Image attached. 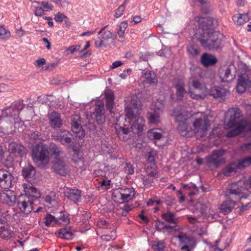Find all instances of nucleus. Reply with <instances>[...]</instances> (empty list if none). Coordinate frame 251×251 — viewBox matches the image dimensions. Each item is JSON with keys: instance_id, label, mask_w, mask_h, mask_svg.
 I'll use <instances>...</instances> for the list:
<instances>
[{"instance_id": "f8f14e48", "label": "nucleus", "mask_w": 251, "mask_h": 251, "mask_svg": "<svg viewBox=\"0 0 251 251\" xmlns=\"http://www.w3.org/2000/svg\"><path fill=\"white\" fill-rule=\"evenodd\" d=\"M236 75V69L232 64L223 67L219 73L220 78L222 82H231L235 79Z\"/></svg>"}, {"instance_id": "37998d69", "label": "nucleus", "mask_w": 251, "mask_h": 251, "mask_svg": "<svg viewBox=\"0 0 251 251\" xmlns=\"http://www.w3.org/2000/svg\"><path fill=\"white\" fill-rule=\"evenodd\" d=\"M38 100L42 103L47 104L49 108H51V104L54 101V97L52 95H46L38 97Z\"/></svg>"}, {"instance_id": "f3484780", "label": "nucleus", "mask_w": 251, "mask_h": 251, "mask_svg": "<svg viewBox=\"0 0 251 251\" xmlns=\"http://www.w3.org/2000/svg\"><path fill=\"white\" fill-rule=\"evenodd\" d=\"M13 176L4 169L0 170V186L4 189H9L12 185Z\"/></svg>"}, {"instance_id": "13d9d810", "label": "nucleus", "mask_w": 251, "mask_h": 251, "mask_svg": "<svg viewBox=\"0 0 251 251\" xmlns=\"http://www.w3.org/2000/svg\"><path fill=\"white\" fill-rule=\"evenodd\" d=\"M152 249L156 251H162L164 248V243L160 241H154L152 245Z\"/></svg>"}, {"instance_id": "cd10ccee", "label": "nucleus", "mask_w": 251, "mask_h": 251, "mask_svg": "<svg viewBox=\"0 0 251 251\" xmlns=\"http://www.w3.org/2000/svg\"><path fill=\"white\" fill-rule=\"evenodd\" d=\"M201 61L204 67H208L214 65L217 62V59L211 54L204 53L202 55Z\"/></svg>"}, {"instance_id": "8fccbe9b", "label": "nucleus", "mask_w": 251, "mask_h": 251, "mask_svg": "<svg viewBox=\"0 0 251 251\" xmlns=\"http://www.w3.org/2000/svg\"><path fill=\"white\" fill-rule=\"evenodd\" d=\"M50 150L51 154L56 158L60 156V153L62 152L61 150L54 143L50 144Z\"/></svg>"}, {"instance_id": "6e6d98bb", "label": "nucleus", "mask_w": 251, "mask_h": 251, "mask_svg": "<svg viewBox=\"0 0 251 251\" xmlns=\"http://www.w3.org/2000/svg\"><path fill=\"white\" fill-rule=\"evenodd\" d=\"M156 153L154 151H151L148 153L147 161V163H150L151 167L154 166V159Z\"/></svg>"}, {"instance_id": "c756f323", "label": "nucleus", "mask_w": 251, "mask_h": 251, "mask_svg": "<svg viewBox=\"0 0 251 251\" xmlns=\"http://www.w3.org/2000/svg\"><path fill=\"white\" fill-rule=\"evenodd\" d=\"M75 117L78 119L79 118L77 115L73 117L72 122V129L73 132L75 134L76 137L79 139H82L84 137L85 132L80 124L77 121H75Z\"/></svg>"}, {"instance_id": "bf43d9fd", "label": "nucleus", "mask_w": 251, "mask_h": 251, "mask_svg": "<svg viewBox=\"0 0 251 251\" xmlns=\"http://www.w3.org/2000/svg\"><path fill=\"white\" fill-rule=\"evenodd\" d=\"M57 225H66L69 223L70 220L66 215L63 214L59 218L57 219Z\"/></svg>"}, {"instance_id": "f704fd0d", "label": "nucleus", "mask_w": 251, "mask_h": 251, "mask_svg": "<svg viewBox=\"0 0 251 251\" xmlns=\"http://www.w3.org/2000/svg\"><path fill=\"white\" fill-rule=\"evenodd\" d=\"M105 98L106 99V106L107 109L112 112V109L114 105V95L111 90H107L105 92Z\"/></svg>"}, {"instance_id": "e433bc0d", "label": "nucleus", "mask_w": 251, "mask_h": 251, "mask_svg": "<svg viewBox=\"0 0 251 251\" xmlns=\"http://www.w3.org/2000/svg\"><path fill=\"white\" fill-rule=\"evenodd\" d=\"M238 171L239 169L236 165V162H233L224 168L222 172L224 176H229L232 174L238 172Z\"/></svg>"}, {"instance_id": "58836bf2", "label": "nucleus", "mask_w": 251, "mask_h": 251, "mask_svg": "<svg viewBox=\"0 0 251 251\" xmlns=\"http://www.w3.org/2000/svg\"><path fill=\"white\" fill-rule=\"evenodd\" d=\"M145 79V82L146 83L152 85H156L158 80L156 75L151 71H146L144 74Z\"/></svg>"}, {"instance_id": "aec40b11", "label": "nucleus", "mask_w": 251, "mask_h": 251, "mask_svg": "<svg viewBox=\"0 0 251 251\" xmlns=\"http://www.w3.org/2000/svg\"><path fill=\"white\" fill-rule=\"evenodd\" d=\"M6 189L0 193V200L2 203L12 206L16 201L15 194L14 191Z\"/></svg>"}, {"instance_id": "4be33fe9", "label": "nucleus", "mask_w": 251, "mask_h": 251, "mask_svg": "<svg viewBox=\"0 0 251 251\" xmlns=\"http://www.w3.org/2000/svg\"><path fill=\"white\" fill-rule=\"evenodd\" d=\"M64 196L74 203H77L80 200L81 191L78 189L67 188L64 191Z\"/></svg>"}, {"instance_id": "09e8293b", "label": "nucleus", "mask_w": 251, "mask_h": 251, "mask_svg": "<svg viewBox=\"0 0 251 251\" xmlns=\"http://www.w3.org/2000/svg\"><path fill=\"white\" fill-rule=\"evenodd\" d=\"M117 234L116 231L113 230L111 231L110 234L101 235L100 239L103 241L109 242L115 240Z\"/></svg>"}, {"instance_id": "423d86ee", "label": "nucleus", "mask_w": 251, "mask_h": 251, "mask_svg": "<svg viewBox=\"0 0 251 251\" xmlns=\"http://www.w3.org/2000/svg\"><path fill=\"white\" fill-rule=\"evenodd\" d=\"M125 122L130 126V130L134 133L140 135L144 130L145 121L143 117L135 114L132 108L126 106L125 107Z\"/></svg>"}, {"instance_id": "338daca9", "label": "nucleus", "mask_w": 251, "mask_h": 251, "mask_svg": "<svg viewBox=\"0 0 251 251\" xmlns=\"http://www.w3.org/2000/svg\"><path fill=\"white\" fill-rule=\"evenodd\" d=\"M73 150L74 152V158L80 159L82 157V152L80 151V149L78 148L73 147Z\"/></svg>"}, {"instance_id": "412c9836", "label": "nucleus", "mask_w": 251, "mask_h": 251, "mask_svg": "<svg viewBox=\"0 0 251 251\" xmlns=\"http://www.w3.org/2000/svg\"><path fill=\"white\" fill-rule=\"evenodd\" d=\"M53 137L59 141L63 145L68 144L72 142V134L67 130H61L54 132Z\"/></svg>"}, {"instance_id": "f03ea898", "label": "nucleus", "mask_w": 251, "mask_h": 251, "mask_svg": "<svg viewBox=\"0 0 251 251\" xmlns=\"http://www.w3.org/2000/svg\"><path fill=\"white\" fill-rule=\"evenodd\" d=\"M226 116H229V120L224 124L226 129H229L234 128L228 133L226 136L227 138H231L240 134L243 131L248 129L251 131V125L246 120H241L238 124L237 120L242 116L241 111L238 108H230L227 111Z\"/></svg>"}, {"instance_id": "bb28decb", "label": "nucleus", "mask_w": 251, "mask_h": 251, "mask_svg": "<svg viewBox=\"0 0 251 251\" xmlns=\"http://www.w3.org/2000/svg\"><path fill=\"white\" fill-rule=\"evenodd\" d=\"M229 93L226 89L218 86H214L211 88L209 94L214 98L223 100L225 96Z\"/></svg>"}, {"instance_id": "7ed1b4c3", "label": "nucleus", "mask_w": 251, "mask_h": 251, "mask_svg": "<svg viewBox=\"0 0 251 251\" xmlns=\"http://www.w3.org/2000/svg\"><path fill=\"white\" fill-rule=\"evenodd\" d=\"M173 114L176 118V122L178 124L177 129L179 134L186 137L192 136V129L189 126L188 122L190 114L182 109V106L179 105L173 110Z\"/></svg>"}, {"instance_id": "ddd939ff", "label": "nucleus", "mask_w": 251, "mask_h": 251, "mask_svg": "<svg viewBox=\"0 0 251 251\" xmlns=\"http://www.w3.org/2000/svg\"><path fill=\"white\" fill-rule=\"evenodd\" d=\"M200 28L203 33L205 32H213V29L218 25L217 21L211 17H201L199 19Z\"/></svg>"}, {"instance_id": "2f4dec72", "label": "nucleus", "mask_w": 251, "mask_h": 251, "mask_svg": "<svg viewBox=\"0 0 251 251\" xmlns=\"http://www.w3.org/2000/svg\"><path fill=\"white\" fill-rule=\"evenodd\" d=\"M196 207L200 210L201 214L205 217H207L208 220L210 222H213V220L216 219L218 217V215L216 214H207L206 212L207 208H208L207 204L198 202L196 204Z\"/></svg>"}, {"instance_id": "ea45409f", "label": "nucleus", "mask_w": 251, "mask_h": 251, "mask_svg": "<svg viewBox=\"0 0 251 251\" xmlns=\"http://www.w3.org/2000/svg\"><path fill=\"white\" fill-rule=\"evenodd\" d=\"M236 162L239 170L243 169L251 165V156L239 159Z\"/></svg>"}, {"instance_id": "e2e57ef3", "label": "nucleus", "mask_w": 251, "mask_h": 251, "mask_svg": "<svg viewBox=\"0 0 251 251\" xmlns=\"http://www.w3.org/2000/svg\"><path fill=\"white\" fill-rule=\"evenodd\" d=\"M124 170L126 173L128 175H133L134 173V170L130 163H126L124 166Z\"/></svg>"}, {"instance_id": "864d4df0", "label": "nucleus", "mask_w": 251, "mask_h": 251, "mask_svg": "<svg viewBox=\"0 0 251 251\" xmlns=\"http://www.w3.org/2000/svg\"><path fill=\"white\" fill-rule=\"evenodd\" d=\"M153 111L162 112L164 108V103L163 100H157L153 102Z\"/></svg>"}, {"instance_id": "5701e85b", "label": "nucleus", "mask_w": 251, "mask_h": 251, "mask_svg": "<svg viewBox=\"0 0 251 251\" xmlns=\"http://www.w3.org/2000/svg\"><path fill=\"white\" fill-rule=\"evenodd\" d=\"M53 169L55 172L62 176H65L69 173L68 166L62 159H58L54 162Z\"/></svg>"}, {"instance_id": "7c9ffc66", "label": "nucleus", "mask_w": 251, "mask_h": 251, "mask_svg": "<svg viewBox=\"0 0 251 251\" xmlns=\"http://www.w3.org/2000/svg\"><path fill=\"white\" fill-rule=\"evenodd\" d=\"M158 174L156 172L152 171L147 176H144L142 178V182L144 188H149L154 185L153 178H158Z\"/></svg>"}, {"instance_id": "680f3d73", "label": "nucleus", "mask_w": 251, "mask_h": 251, "mask_svg": "<svg viewBox=\"0 0 251 251\" xmlns=\"http://www.w3.org/2000/svg\"><path fill=\"white\" fill-rule=\"evenodd\" d=\"M55 200V194L53 192H51L50 194L47 195L45 198V201L49 204H51Z\"/></svg>"}, {"instance_id": "a211bd4d", "label": "nucleus", "mask_w": 251, "mask_h": 251, "mask_svg": "<svg viewBox=\"0 0 251 251\" xmlns=\"http://www.w3.org/2000/svg\"><path fill=\"white\" fill-rule=\"evenodd\" d=\"M251 81L249 80V77L246 74L239 75V77L236 85V91L238 93L242 94L250 87Z\"/></svg>"}, {"instance_id": "2eb2a0df", "label": "nucleus", "mask_w": 251, "mask_h": 251, "mask_svg": "<svg viewBox=\"0 0 251 251\" xmlns=\"http://www.w3.org/2000/svg\"><path fill=\"white\" fill-rule=\"evenodd\" d=\"M24 188L25 194L23 195L26 196L29 199L38 204L39 203V199L41 197L39 191L29 184L25 183Z\"/></svg>"}, {"instance_id": "9b49d317", "label": "nucleus", "mask_w": 251, "mask_h": 251, "mask_svg": "<svg viewBox=\"0 0 251 251\" xmlns=\"http://www.w3.org/2000/svg\"><path fill=\"white\" fill-rule=\"evenodd\" d=\"M37 205V203L23 195L19 196L17 199V206L18 209L25 214L31 213L34 209V206Z\"/></svg>"}, {"instance_id": "052dcab7", "label": "nucleus", "mask_w": 251, "mask_h": 251, "mask_svg": "<svg viewBox=\"0 0 251 251\" xmlns=\"http://www.w3.org/2000/svg\"><path fill=\"white\" fill-rule=\"evenodd\" d=\"M13 132H14V130L12 128L11 124H10V127L6 126H1L0 127V133H2L4 135H7L12 133Z\"/></svg>"}, {"instance_id": "72a5a7b5", "label": "nucleus", "mask_w": 251, "mask_h": 251, "mask_svg": "<svg viewBox=\"0 0 251 251\" xmlns=\"http://www.w3.org/2000/svg\"><path fill=\"white\" fill-rule=\"evenodd\" d=\"M55 234L58 237L65 240H71L73 238V234L70 227L61 228L55 232Z\"/></svg>"}, {"instance_id": "0eeeda50", "label": "nucleus", "mask_w": 251, "mask_h": 251, "mask_svg": "<svg viewBox=\"0 0 251 251\" xmlns=\"http://www.w3.org/2000/svg\"><path fill=\"white\" fill-rule=\"evenodd\" d=\"M24 104L23 101L19 100L12 102L9 107L4 108L2 111V116L4 118L9 117L14 122L15 128H22L24 126V122L19 119L20 112L23 109Z\"/></svg>"}, {"instance_id": "a878e982", "label": "nucleus", "mask_w": 251, "mask_h": 251, "mask_svg": "<svg viewBox=\"0 0 251 251\" xmlns=\"http://www.w3.org/2000/svg\"><path fill=\"white\" fill-rule=\"evenodd\" d=\"M251 19V14L249 12L246 13H237L232 16V20L234 24L238 26H241L248 23Z\"/></svg>"}, {"instance_id": "a19ab883", "label": "nucleus", "mask_w": 251, "mask_h": 251, "mask_svg": "<svg viewBox=\"0 0 251 251\" xmlns=\"http://www.w3.org/2000/svg\"><path fill=\"white\" fill-rule=\"evenodd\" d=\"M22 174L25 178H31L35 175V170L33 166L29 165L23 169Z\"/></svg>"}, {"instance_id": "6ab92c4d", "label": "nucleus", "mask_w": 251, "mask_h": 251, "mask_svg": "<svg viewBox=\"0 0 251 251\" xmlns=\"http://www.w3.org/2000/svg\"><path fill=\"white\" fill-rule=\"evenodd\" d=\"M224 153V151L222 149L214 150L212 154L207 157V162L209 164L218 166L225 161L224 158L222 157Z\"/></svg>"}, {"instance_id": "20e7f679", "label": "nucleus", "mask_w": 251, "mask_h": 251, "mask_svg": "<svg viewBox=\"0 0 251 251\" xmlns=\"http://www.w3.org/2000/svg\"><path fill=\"white\" fill-rule=\"evenodd\" d=\"M223 37V34L218 32H205L198 39L205 49L216 50L221 48Z\"/></svg>"}, {"instance_id": "6e6552de", "label": "nucleus", "mask_w": 251, "mask_h": 251, "mask_svg": "<svg viewBox=\"0 0 251 251\" xmlns=\"http://www.w3.org/2000/svg\"><path fill=\"white\" fill-rule=\"evenodd\" d=\"M189 94L190 97L195 100H202L208 94V91L205 85L202 83L196 78L191 77L188 82Z\"/></svg>"}, {"instance_id": "c9c22d12", "label": "nucleus", "mask_w": 251, "mask_h": 251, "mask_svg": "<svg viewBox=\"0 0 251 251\" xmlns=\"http://www.w3.org/2000/svg\"><path fill=\"white\" fill-rule=\"evenodd\" d=\"M147 136L151 140H160L163 137V131L160 128L150 129L147 132Z\"/></svg>"}, {"instance_id": "1a4fd4ad", "label": "nucleus", "mask_w": 251, "mask_h": 251, "mask_svg": "<svg viewBox=\"0 0 251 251\" xmlns=\"http://www.w3.org/2000/svg\"><path fill=\"white\" fill-rule=\"evenodd\" d=\"M210 123L207 117L201 115L193 122V135H195L198 139L201 138L206 135Z\"/></svg>"}, {"instance_id": "79ce46f5", "label": "nucleus", "mask_w": 251, "mask_h": 251, "mask_svg": "<svg viewBox=\"0 0 251 251\" xmlns=\"http://www.w3.org/2000/svg\"><path fill=\"white\" fill-rule=\"evenodd\" d=\"M45 225L47 226L57 225V218L50 214H47L45 217Z\"/></svg>"}, {"instance_id": "4468645a", "label": "nucleus", "mask_w": 251, "mask_h": 251, "mask_svg": "<svg viewBox=\"0 0 251 251\" xmlns=\"http://www.w3.org/2000/svg\"><path fill=\"white\" fill-rule=\"evenodd\" d=\"M8 148L9 152L16 157L22 158L26 155V148L20 143L12 142L9 144Z\"/></svg>"}, {"instance_id": "0e129e2a", "label": "nucleus", "mask_w": 251, "mask_h": 251, "mask_svg": "<svg viewBox=\"0 0 251 251\" xmlns=\"http://www.w3.org/2000/svg\"><path fill=\"white\" fill-rule=\"evenodd\" d=\"M130 103L131 105L134 108L137 109V110H139V109H141V101L138 100L137 98L132 99Z\"/></svg>"}, {"instance_id": "9d476101", "label": "nucleus", "mask_w": 251, "mask_h": 251, "mask_svg": "<svg viewBox=\"0 0 251 251\" xmlns=\"http://www.w3.org/2000/svg\"><path fill=\"white\" fill-rule=\"evenodd\" d=\"M135 194V190L133 187L118 188L113 190L112 198L115 202L123 203L132 200Z\"/></svg>"}, {"instance_id": "5fc2aeb1", "label": "nucleus", "mask_w": 251, "mask_h": 251, "mask_svg": "<svg viewBox=\"0 0 251 251\" xmlns=\"http://www.w3.org/2000/svg\"><path fill=\"white\" fill-rule=\"evenodd\" d=\"M29 137L31 140H44L43 137L40 132L38 131H31L30 133H28Z\"/></svg>"}, {"instance_id": "69168bd1", "label": "nucleus", "mask_w": 251, "mask_h": 251, "mask_svg": "<svg viewBox=\"0 0 251 251\" xmlns=\"http://www.w3.org/2000/svg\"><path fill=\"white\" fill-rule=\"evenodd\" d=\"M37 3L43 6V9L45 11H49L50 10H52V5L50 3H49L48 2L43 1L38 2Z\"/></svg>"}, {"instance_id": "f257e3e1", "label": "nucleus", "mask_w": 251, "mask_h": 251, "mask_svg": "<svg viewBox=\"0 0 251 251\" xmlns=\"http://www.w3.org/2000/svg\"><path fill=\"white\" fill-rule=\"evenodd\" d=\"M251 189V176L249 178L243 177L241 180L233 182L229 185L227 195V200L224 202L221 206V211L227 214L231 211L236 203L240 201L241 209L245 211L251 207V202L244 203V200L250 197Z\"/></svg>"}, {"instance_id": "4d7b16f0", "label": "nucleus", "mask_w": 251, "mask_h": 251, "mask_svg": "<svg viewBox=\"0 0 251 251\" xmlns=\"http://www.w3.org/2000/svg\"><path fill=\"white\" fill-rule=\"evenodd\" d=\"M102 151L106 153L111 154L113 152V148L108 143L104 142L101 145Z\"/></svg>"}, {"instance_id": "b1692460", "label": "nucleus", "mask_w": 251, "mask_h": 251, "mask_svg": "<svg viewBox=\"0 0 251 251\" xmlns=\"http://www.w3.org/2000/svg\"><path fill=\"white\" fill-rule=\"evenodd\" d=\"M129 126L128 124L125 122L123 126H120L117 124L115 125L116 132L121 140L125 141L127 139L128 134L131 130L130 127L129 128Z\"/></svg>"}, {"instance_id": "473e14b6", "label": "nucleus", "mask_w": 251, "mask_h": 251, "mask_svg": "<svg viewBox=\"0 0 251 251\" xmlns=\"http://www.w3.org/2000/svg\"><path fill=\"white\" fill-rule=\"evenodd\" d=\"M177 238L180 244L182 245L181 247V250L187 249L188 251H189V246L194 242L193 239L184 233L178 235Z\"/></svg>"}, {"instance_id": "dca6fc26", "label": "nucleus", "mask_w": 251, "mask_h": 251, "mask_svg": "<svg viewBox=\"0 0 251 251\" xmlns=\"http://www.w3.org/2000/svg\"><path fill=\"white\" fill-rule=\"evenodd\" d=\"M105 110L104 104L102 102H97L94 112L91 114V117L95 119L99 124H101L105 122Z\"/></svg>"}, {"instance_id": "4c0bfd02", "label": "nucleus", "mask_w": 251, "mask_h": 251, "mask_svg": "<svg viewBox=\"0 0 251 251\" xmlns=\"http://www.w3.org/2000/svg\"><path fill=\"white\" fill-rule=\"evenodd\" d=\"M160 113L157 111L149 112L148 120L149 124L157 125L160 122Z\"/></svg>"}, {"instance_id": "a18cd8bd", "label": "nucleus", "mask_w": 251, "mask_h": 251, "mask_svg": "<svg viewBox=\"0 0 251 251\" xmlns=\"http://www.w3.org/2000/svg\"><path fill=\"white\" fill-rule=\"evenodd\" d=\"M11 37V32L3 25H0V39L8 40Z\"/></svg>"}, {"instance_id": "774afa93", "label": "nucleus", "mask_w": 251, "mask_h": 251, "mask_svg": "<svg viewBox=\"0 0 251 251\" xmlns=\"http://www.w3.org/2000/svg\"><path fill=\"white\" fill-rule=\"evenodd\" d=\"M125 2H124L123 4L121 5L118 8V9L116 10V13L115 14V17L116 18H118L120 17L123 15V12L125 10Z\"/></svg>"}, {"instance_id": "c85d7f7f", "label": "nucleus", "mask_w": 251, "mask_h": 251, "mask_svg": "<svg viewBox=\"0 0 251 251\" xmlns=\"http://www.w3.org/2000/svg\"><path fill=\"white\" fill-rule=\"evenodd\" d=\"M174 86L176 89V98L178 100H182L184 94L186 93L185 89L184 82L182 80L175 81Z\"/></svg>"}, {"instance_id": "3c124183", "label": "nucleus", "mask_w": 251, "mask_h": 251, "mask_svg": "<svg viewBox=\"0 0 251 251\" xmlns=\"http://www.w3.org/2000/svg\"><path fill=\"white\" fill-rule=\"evenodd\" d=\"M239 70L240 71L239 75L241 74H246L248 76L251 72V69L250 66H247L243 63H240L238 65Z\"/></svg>"}, {"instance_id": "49530a36", "label": "nucleus", "mask_w": 251, "mask_h": 251, "mask_svg": "<svg viewBox=\"0 0 251 251\" xmlns=\"http://www.w3.org/2000/svg\"><path fill=\"white\" fill-rule=\"evenodd\" d=\"M127 27V22L126 21H123L119 25V29L117 34L120 38H124L125 31Z\"/></svg>"}, {"instance_id": "39448f33", "label": "nucleus", "mask_w": 251, "mask_h": 251, "mask_svg": "<svg viewBox=\"0 0 251 251\" xmlns=\"http://www.w3.org/2000/svg\"><path fill=\"white\" fill-rule=\"evenodd\" d=\"M32 158L37 166L45 168L50 162V152L48 146L42 143L35 145L32 150Z\"/></svg>"}, {"instance_id": "c03bdc74", "label": "nucleus", "mask_w": 251, "mask_h": 251, "mask_svg": "<svg viewBox=\"0 0 251 251\" xmlns=\"http://www.w3.org/2000/svg\"><path fill=\"white\" fill-rule=\"evenodd\" d=\"M163 218L167 222L176 224L177 222V218L174 213L170 211H168L162 214Z\"/></svg>"}, {"instance_id": "393cba45", "label": "nucleus", "mask_w": 251, "mask_h": 251, "mask_svg": "<svg viewBox=\"0 0 251 251\" xmlns=\"http://www.w3.org/2000/svg\"><path fill=\"white\" fill-rule=\"evenodd\" d=\"M50 124L53 128H60L62 126V121L60 114L55 111H52L48 114Z\"/></svg>"}, {"instance_id": "de8ad7c7", "label": "nucleus", "mask_w": 251, "mask_h": 251, "mask_svg": "<svg viewBox=\"0 0 251 251\" xmlns=\"http://www.w3.org/2000/svg\"><path fill=\"white\" fill-rule=\"evenodd\" d=\"M1 163L7 168H10L13 167V159L11 155L3 157L1 159Z\"/></svg>"}, {"instance_id": "603ef678", "label": "nucleus", "mask_w": 251, "mask_h": 251, "mask_svg": "<svg viewBox=\"0 0 251 251\" xmlns=\"http://www.w3.org/2000/svg\"><path fill=\"white\" fill-rule=\"evenodd\" d=\"M187 50L189 54L193 56L197 55L200 52L199 48L195 45L188 46Z\"/></svg>"}]
</instances>
